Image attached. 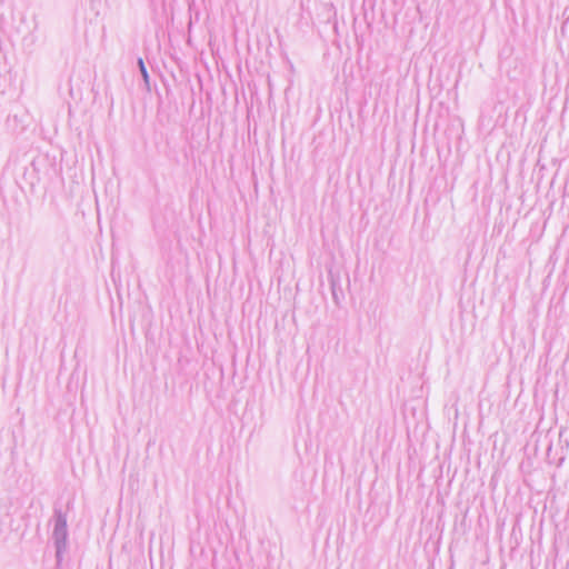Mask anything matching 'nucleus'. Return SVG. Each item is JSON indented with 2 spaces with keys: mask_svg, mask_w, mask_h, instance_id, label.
Returning <instances> with one entry per match:
<instances>
[{
  "mask_svg": "<svg viewBox=\"0 0 569 569\" xmlns=\"http://www.w3.org/2000/svg\"><path fill=\"white\" fill-rule=\"evenodd\" d=\"M139 67H140V70H141V73L143 76L144 81L148 82L149 76H148V72H147V69L144 67V63H143L142 59L139 60Z\"/></svg>",
  "mask_w": 569,
  "mask_h": 569,
  "instance_id": "nucleus-1",
  "label": "nucleus"
}]
</instances>
